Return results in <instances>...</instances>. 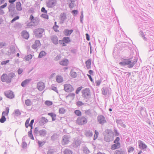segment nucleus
I'll return each instance as SVG.
<instances>
[{
  "instance_id": "obj_1",
  "label": "nucleus",
  "mask_w": 154,
  "mask_h": 154,
  "mask_svg": "<svg viewBox=\"0 0 154 154\" xmlns=\"http://www.w3.org/2000/svg\"><path fill=\"white\" fill-rule=\"evenodd\" d=\"M137 60V58L136 57H132L129 58H123L122 61L119 63V64L122 66H127L128 68H132L136 63Z\"/></svg>"
},
{
  "instance_id": "obj_2",
  "label": "nucleus",
  "mask_w": 154,
  "mask_h": 154,
  "mask_svg": "<svg viewBox=\"0 0 154 154\" xmlns=\"http://www.w3.org/2000/svg\"><path fill=\"white\" fill-rule=\"evenodd\" d=\"M29 19L30 20V22L27 24L28 26H35L37 25L39 23V18L37 17H34L32 14L30 15Z\"/></svg>"
},
{
  "instance_id": "obj_3",
  "label": "nucleus",
  "mask_w": 154,
  "mask_h": 154,
  "mask_svg": "<svg viewBox=\"0 0 154 154\" xmlns=\"http://www.w3.org/2000/svg\"><path fill=\"white\" fill-rule=\"evenodd\" d=\"M9 111V107L6 108L5 111L2 112L1 118L0 119V122L1 123H4L6 120L5 116H7Z\"/></svg>"
},
{
  "instance_id": "obj_4",
  "label": "nucleus",
  "mask_w": 154,
  "mask_h": 154,
  "mask_svg": "<svg viewBox=\"0 0 154 154\" xmlns=\"http://www.w3.org/2000/svg\"><path fill=\"white\" fill-rule=\"evenodd\" d=\"M82 93L83 97L86 99H89L90 98L91 95L89 88H86L82 90Z\"/></svg>"
},
{
  "instance_id": "obj_5",
  "label": "nucleus",
  "mask_w": 154,
  "mask_h": 154,
  "mask_svg": "<svg viewBox=\"0 0 154 154\" xmlns=\"http://www.w3.org/2000/svg\"><path fill=\"white\" fill-rule=\"evenodd\" d=\"M44 31V29L42 28L36 29L34 31V35L35 36L41 38L42 36V33Z\"/></svg>"
},
{
  "instance_id": "obj_6",
  "label": "nucleus",
  "mask_w": 154,
  "mask_h": 154,
  "mask_svg": "<svg viewBox=\"0 0 154 154\" xmlns=\"http://www.w3.org/2000/svg\"><path fill=\"white\" fill-rule=\"evenodd\" d=\"M76 121L79 125H83L87 123V120L85 117L82 116L78 118Z\"/></svg>"
},
{
  "instance_id": "obj_7",
  "label": "nucleus",
  "mask_w": 154,
  "mask_h": 154,
  "mask_svg": "<svg viewBox=\"0 0 154 154\" xmlns=\"http://www.w3.org/2000/svg\"><path fill=\"white\" fill-rule=\"evenodd\" d=\"M97 120L99 124L102 125L106 122V121L105 117L102 115L98 116L97 117Z\"/></svg>"
},
{
  "instance_id": "obj_8",
  "label": "nucleus",
  "mask_w": 154,
  "mask_h": 154,
  "mask_svg": "<svg viewBox=\"0 0 154 154\" xmlns=\"http://www.w3.org/2000/svg\"><path fill=\"white\" fill-rule=\"evenodd\" d=\"M1 80L3 82H6L7 83H9L11 82V79L8 78V76L7 74L5 73H4L1 77Z\"/></svg>"
},
{
  "instance_id": "obj_9",
  "label": "nucleus",
  "mask_w": 154,
  "mask_h": 154,
  "mask_svg": "<svg viewBox=\"0 0 154 154\" xmlns=\"http://www.w3.org/2000/svg\"><path fill=\"white\" fill-rule=\"evenodd\" d=\"M65 91L67 92H71L73 91L74 88L70 84H66L64 85Z\"/></svg>"
},
{
  "instance_id": "obj_10",
  "label": "nucleus",
  "mask_w": 154,
  "mask_h": 154,
  "mask_svg": "<svg viewBox=\"0 0 154 154\" xmlns=\"http://www.w3.org/2000/svg\"><path fill=\"white\" fill-rule=\"evenodd\" d=\"M138 143L139 148L141 150H145L147 147V146L141 140H139Z\"/></svg>"
},
{
  "instance_id": "obj_11",
  "label": "nucleus",
  "mask_w": 154,
  "mask_h": 154,
  "mask_svg": "<svg viewBox=\"0 0 154 154\" xmlns=\"http://www.w3.org/2000/svg\"><path fill=\"white\" fill-rule=\"evenodd\" d=\"M5 95L8 98L12 99L14 97L13 92L11 91H5L4 92Z\"/></svg>"
},
{
  "instance_id": "obj_12",
  "label": "nucleus",
  "mask_w": 154,
  "mask_h": 154,
  "mask_svg": "<svg viewBox=\"0 0 154 154\" xmlns=\"http://www.w3.org/2000/svg\"><path fill=\"white\" fill-rule=\"evenodd\" d=\"M57 3L56 0H49L47 3V5L49 8H52Z\"/></svg>"
},
{
  "instance_id": "obj_13",
  "label": "nucleus",
  "mask_w": 154,
  "mask_h": 154,
  "mask_svg": "<svg viewBox=\"0 0 154 154\" xmlns=\"http://www.w3.org/2000/svg\"><path fill=\"white\" fill-rule=\"evenodd\" d=\"M104 139L106 142H109L113 140V136L112 134L108 133L107 135L105 136Z\"/></svg>"
},
{
  "instance_id": "obj_14",
  "label": "nucleus",
  "mask_w": 154,
  "mask_h": 154,
  "mask_svg": "<svg viewBox=\"0 0 154 154\" xmlns=\"http://www.w3.org/2000/svg\"><path fill=\"white\" fill-rule=\"evenodd\" d=\"M110 89L108 87H104L101 89V91L102 92V94L105 95L106 96L108 94H109V90Z\"/></svg>"
},
{
  "instance_id": "obj_15",
  "label": "nucleus",
  "mask_w": 154,
  "mask_h": 154,
  "mask_svg": "<svg viewBox=\"0 0 154 154\" xmlns=\"http://www.w3.org/2000/svg\"><path fill=\"white\" fill-rule=\"evenodd\" d=\"M69 137L67 135H64L63 137L62 140V144L63 145H65L68 143L69 142Z\"/></svg>"
},
{
  "instance_id": "obj_16",
  "label": "nucleus",
  "mask_w": 154,
  "mask_h": 154,
  "mask_svg": "<svg viewBox=\"0 0 154 154\" xmlns=\"http://www.w3.org/2000/svg\"><path fill=\"white\" fill-rule=\"evenodd\" d=\"M73 31L72 29H66L63 30V33L65 36H69L72 33Z\"/></svg>"
},
{
  "instance_id": "obj_17",
  "label": "nucleus",
  "mask_w": 154,
  "mask_h": 154,
  "mask_svg": "<svg viewBox=\"0 0 154 154\" xmlns=\"http://www.w3.org/2000/svg\"><path fill=\"white\" fill-rule=\"evenodd\" d=\"M37 88L40 91H42L45 88L44 83L42 82H39L37 84Z\"/></svg>"
},
{
  "instance_id": "obj_18",
  "label": "nucleus",
  "mask_w": 154,
  "mask_h": 154,
  "mask_svg": "<svg viewBox=\"0 0 154 154\" xmlns=\"http://www.w3.org/2000/svg\"><path fill=\"white\" fill-rule=\"evenodd\" d=\"M51 40L52 42L53 43L57 45L58 43V37L56 35H53L51 37Z\"/></svg>"
},
{
  "instance_id": "obj_19",
  "label": "nucleus",
  "mask_w": 154,
  "mask_h": 154,
  "mask_svg": "<svg viewBox=\"0 0 154 154\" xmlns=\"http://www.w3.org/2000/svg\"><path fill=\"white\" fill-rule=\"evenodd\" d=\"M60 19L61 23H63L65 20L66 19V14L64 13H61L60 15Z\"/></svg>"
},
{
  "instance_id": "obj_20",
  "label": "nucleus",
  "mask_w": 154,
  "mask_h": 154,
  "mask_svg": "<svg viewBox=\"0 0 154 154\" xmlns=\"http://www.w3.org/2000/svg\"><path fill=\"white\" fill-rule=\"evenodd\" d=\"M59 64L61 65L67 66L69 64V60L66 59H63L59 63Z\"/></svg>"
},
{
  "instance_id": "obj_21",
  "label": "nucleus",
  "mask_w": 154,
  "mask_h": 154,
  "mask_svg": "<svg viewBox=\"0 0 154 154\" xmlns=\"http://www.w3.org/2000/svg\"><path fill=\"white\" fill-rule=\"evenodd\" d=\"M22 35L23 38L26 39H28L29 37V34L26 30H23L22 31Z\"/></svg>"
},
{
  "instance_id": "obj_22",
  "label": "nucleus",
  "mask_w": 154,
  "mask_h": 154,
  "mask_svg": "<svg viewBox=\"0 0 154 154\" xmlns=\"http://www.w3.org/2000/svg\"><path fill=\"white\" fill-rule=\"evenodd\" d=\"M120 147V143L119 142L116 143L112 145L111 146V149L112 150L117 149Z\"/></svg>"
},
{
  "instance_id": "obj_23",
  "label": "nucleus",
  "mask_w": 154,
  "mask_h": 154,
  "mask_svg": "<svg viewBox=\"0 0 154 154\" xmlns=\"http://www.w3.org/2000/svg\"><path fill=\"white\" fill-rule=\"evenodd\" d=\"M41 44L39 40H37L35 41L34 43L32 45V48L33 49H36L40 46Z\"/></svg>"
},
{
  "instance_id": "obj_24",
  "label": "nucleus",
  "mask_w": 154,
  "mask_h": 154,
  "mask_svg": "<svg viewBox=\"0 0 154 154\" xmlns=\"http://www.w3.org/2000/svg\"><path fill=\"white\" fill-rule=\"evenodd\" d=\"M31 80V79H25L21 82V86L23 87H25L29 84Z\"/></svg>"
},
{
  "instance_id": "obj_25",
  "label": "nucleus",
  "mask_w": 154,
  "mask_h": 154,
  "mask_svg": "<svg viewBox=\"0 0 154 154\" xmlns=\"http://www.w3.org/2000/svg\"><path fill=\"white\" fill-rule=\"evenodd\" d=\"M116 122L118 124L120 125L122 127L124 128H126V125L124 124L123 121L121 119H116Z\"/></svg>"
},
{
  "instance_id": "obj_26",
  "label": "nucleus",
  "mask_w": 154,
  "mask_h": 154,
  "mask_svg": "<svg viewBox=\"0 0 154 154\" xmlns=\"http://www.w3.org/2000/svg\"><path fill=\"white\" fill-rule=\"evenodd\" d=\"M56 79L57 82L59 83H62L63 81V78L60 75H57L56 77Z\"/></svg>"
},
{
  "instance_id": "obj_27",
  "label": "nucleus",
  "mask_w": 154,
  "mask_h": 154,
  "mask_svg": "<svg viewBox=\"0 0 154 154\" xmlns=\"http://www.w3.org/2000/svg\"><path fill=\"white\" fill-rule=\"evenodd\" d=\"M81 142L79 140H75L72 143L73 146L75 148L78 147L81 144Z\"/></svg>"
},
{
  "instance_id": "obj_28",
  "label": "nucleus",
  "mask_w": 154,
  "mask_h": 154,
  "mask_svg": "<svg viewBox=\"0 0 154 154\" xmlns=\"http://www.w3.org/2000/svg\"><path fill=\"white\" fill-rule=\"evenodd\" d=\"M125 150L121 149L120 150H117L115 152L114 154H126Z\"/></svg>"
},
{
  "instance_id": "obj_29",
  "label": "nucleus",
  "mask_w": 154,
  "mask_h": 154,
  "mask_svg": "<svg viewBox=\"0 0 154 154\" xmlns=\"http://www.w3.org/2000/svg\"><path fill=\"white\" fill-rule=\"evenodd\" d=\"M85 134L87 137H91L93 135V133L91 131H86L85 133Z\"/></svg>"
},
{
  "instance_id": "obj_30",
  "label": "nucleus",
  "mask_w": 154,
  "mask_h": 154,
  "mask_svg": "<svg viewBox=\"0 0 154 154\" xmlns=\"http://www.w3.org/2000/svg\"><path fill=\"white\" fill-rule=\"evenodd\" d=\"M47 134L46 131L45 129H42L39 131V134L41 137H44Z\"/></svg>"
},
{
  "instance_id": "obj_31",
  "label": "nucleus",
  "mask_w": 154,
  "mask_h": 154,
  "mask_svg": "<svg viewBox=\"0 0 154 154\" xmlns=\"http://www.w3.org/2000/svg\"><path fill=\"white\" fill-rule=\"evenodd\" d=\"M63 41L65 42L66 44H68L69 42H71V40L70 38L68 36H65L63 38Z\"/></svg>"
},
{
  "instance_id": "obj_32",
  "label": "nucleus",
  "mask_w": 154,
  "mask_h": 154,
  "mask_svg": "<svg viewBox=\"0 0 154 154\" xmlns=\"http://www.w3.org/2000/svg\"><path fill=\"white\" fill-rule=\"evenodd\" d=\"M48 122V119L44 117H42L41 120L39 121L40 123H41L43 125L46 123Z\"/></svg>"
},
{
  "instance_id": "obj_33",
  "label": "nucleus",
  "mask_w": 154,
  "mask_h": 154,
  "mask_svg": "<svg viewBox=\"0 0 154 154\" xmlns=\"http://www.w3.org/2000/svg\"><path fill=\"white\" fill-rule=\"evenodd\" d=\"M21 3L20 2H17L16 8L17 10L19 11L22 10V8L21 7Z\"/></svg>"
},
{
  "instance_id": "obj_34",
  "label": "nucleus",
  "mask_w": 154,
  "mask_h": 154,
  "mask_svg": "<svg viewBox=\"0 0 154 154\" xmlns=\"http://www.w3.org/2000/svg\"><path fill=\"white\" fill-rule=\"evenodd\" d=\"M85 64L86 65V67L88 69H89L91 68V59H88L85 62Z\"/></svg>"
},
{
  "instance_id": "obj_35",
  "label": "nucleus",
  "mask_w": 154,
  "mask_h": 154,
  "mask_svg": "<svg viewBox=\"0 0 154 154\" xmlns=\"http://www.w3.org/2000/svg\"><path fill=\"white\" fill-rule=\"evenodd\" d=\"M48 115L50 116L52 118V121H55L56 120V115L54 112L48 113Z\"/></svg>"
},
{
  "instance_id": "obj_36",
  "label": "nucleus",
  "mask_w": 154,
  "mask_h": 154,
  "mask_svg": "<svg viewBox=\"0 0 154 154\" xmlns=\"http://www.w3.org/2000/svg\"><path fill=\"white\" fill-rule=\"evenodd\" d=\"M119 44L116 45L113 51V55L116 54V53H117L118 51V49L119 48Z\"/></svg>"
},
{
  "instance_id": "obj_37",
  "label": "nucleus",
  "mask_w": 154,
  "mask_h": 154,
  "mask_svg": "<svg viewBox=\"0 0 154 154\" xmlns=\"http://www.w3.org/2000/svg\"><path fill=\"white\" fill-rule=\"evenodd\" d=\"M140 114L142 116H145L146 114V109L144 107H142L140 110Z\"/></svg>"
},
{
  "instance_id": "obj_38",
  "label": "nucleus",
  "mask_w": 154,
  "mask_h": 154,
  "mask_svg": "<svg viewBox=\"0 0 154 154\" xmlns=\"http://www.w3.org/2000/svg\"><path fill=\"white\" fill-rule=\"evenodd\" d=\"M70 74V76L72 77L73 78H75L77 76V74L76 73L74 72L73 70H71Z\"/></svg>"
},
{
  "instance_id": "obj_39",
  "label": "nucleus",
  "mask_w": 154,
  "mask_h": 154,
  "mask_svg": "<svg viewBox=\"0 0 154 154\" xmlns=\"http://www.w3.org/2000/svg\"><path fill=\"white\" fill-rule=\"evenodd\" d=\"M46 54V53L44 51H41L39 54L38 58H42L44 56H45Z\"/></svg>"
},
{
  "instance_id": "obj_40",
  "label": "nucleus",
  "mask_w": 154,
  "mask_h": 154,
  "mask_svg": "<svg viewBox=\"0 0 154 154\" xmlns=\"http://www.w3.org/2000/svg\"><path fill=\"white\" fill-rule=\"evenodd\" d=\"M140 36L142 37L143 39L145 41H146L147 38L145 37L144 33L142 30H140L139 32Z\"/></svg>"
},
{
  "instance_id": "obj_41",
  "label": "nucleus",
  "mask_w": 154,
  "mask_h": 154,
  "mask_svg": "<svg viewBox=\"0 0 154 154\" xmlns=\"http://www.w3.org/2000/svg\"><path fill=\"white\" fill-rule=\"evenodd\" d=\"M28 135L30 139L32 140H34V138L32 133V129H30V130L28 132Z\"/></svg>"
},
{
  "instance_id": "obj_42",
  "label": "nucleus",
  "mask_w": 154,
  "mask_h": 154,
  "mask_svg": "<svg viewBox=\"0 0 154 154\" xmlns=\"http://www.w3.org/2000/svg\"><path fill=\"white\" fill-rule=\"evenodd\" d=\"M75 114L77 116H80L82 115V112L79 110H76L74 111Z\"/></svg>"
},
{
  "instance_id": "obj_43",
  "label": "nucleus",
  "mask_w": 154,
  "mask_h": 154,
  "mask_svg": "<svg viewBox=\"0 0 154 154\" xmlns=\"http://www.w3.org/2000/svg\"><path fill=\"white\" fill-rule=\"evenodd\" d=\"M64 154H72V152L70 150L66 149L64 151Z\"/></svg>"
},
{
  "instance_id": "obj_44",
  "label": "nucleus",
  "mask_w": 154,
  "mask_h": 154,
  "mask_svg": "<svg viewBox=\"0 0 154 154\" xmlns=\"http://www.w3.org/2000/svg\"><path fill=\"white\" fill-rule=\"evenodd\" d=\"M75 96V94L74 93H69L67 96H66V97H70L72 100L74 99Z\"/></svg>"
},
{
  "instance_id": "obj_45",
  "label": "nucleus",
  "mask_w": 154,
  "mask_h": 154,
  "mask_svg": "<svg viewBox=\"0 0 154 154\" xmlns=\"http://www.w3.org/2000/svg\"><path fill=\"white\" fill-rule=\"evenodd\" d=\"M98 135L99 133L98 131H97L95 130L94 131V135L93 138L94 140H95L97 139L98 137Z\"/></svg>"
},
{
  "instance_id": "obj_46",
  "label": "nucleus",
  "mask_w": 154,
  "mask_h": 154,
  "mask_svg": "<svg viewBox=\"0 0 154 154\" xmlns=\"http://www.w3.org/2000/svg\"><path fill=\"white\" fill-rule=\"evenodd\" d=\"M59 112L60 114H63L65 112V110L63 108H60L59 109Z\"/></svg>"
},
{
  "instance_id": "obj_47",
  "label": "nucleus",
  "mask_w": 154,
  "mask_h": 154,
  "mask_svg": "<svg viewBox=\"0 0 154 154\" xmlns=\"http://www.w3.org/2000/svg\"><path fill=\"white\" fill-rule=\"evenodd\" d=\"M84 103L81 101H77L76 103V105L78 107H80L84 105Z\"/></svg>"
},
{
  "instance_id": "obj_48",
  "label": "nucleus",
  "mask_w": 154,
  "mask_h": 154,
  "mask_svg": "<svg viewBox=\"0 0 154 154\" xmlns=\"http://www.w3.org/2000/svg\"><path fill=\"white\" fill-rule=\"evenodd\" d=\"M32 57V56L31 54L28 55L25 57V59L27 61H29L31 60Z\"/></svg>"
},
{
  "instance_id": "obj_49",
  "label": "nucleus",
  "mask_w": 154,
  "mask_h": 154,
  "mask_svg": "<svg viewBox=\"0 0 154 154\" xmlns=\"http://www.w3.org/2000/svg\"><path fill=\"white\" fill-rule=\"evenodd\" d=\"M51 89L52 90L56 92L57 93H58V91L57 90V88L55 87L54 85H52L51 87Z\"/></svg>"
},
{
  "instance_id": "obj_50",
  "label": "nucleus",
  "mask_w": 154,
  "mask_h": 154,
  "mask_svg": "<svg viewBox=\"0 0 154 154\" xmlns=\"http://www.w3.org/2000/svg\"><path fill=\"white\" fill-rule=\"evenodd\" d=\"M15 76V74L14 72L10 73L8 74V78L10 79L11 80V79L14 78Z\"/></svg>"
},
{
  "instance_id": "obj_51",
  "label": "nucleus",
  "mask_w": 154,
  "mask_h": 154,
  "mask_svg": "<svg viewBox=\"0 0 154 154\" xmlns=\"http://www.w3.org/2000/svg\"><path fill=\"white\" fill-rule=\"evenodd\" d=\"M25 104L27 106H30L31 104V102L29 99H27L25 100Z\"/></svg>"
},
{
  "instance_id": "obj_52",
  "label": "nucleus",
  "mask_w": 154,
  "mask_h": 154,
  "mask_svg": "<svg viewBox=\"0 0 154 154\" xmlns=\"http://www.w3.org/2000/svg\"><path fill=\"white\" fill-rule=\"evenodd\" d=\"M27 144L25 142L23 141L22 142L21 144V147L23 149H25L27 147Z\"/></svg>"
},
{
  "instance_id": "obj_53",
  "label": "nucleus",
  "mask_w": 154,
  "mask_h": 154,
  "mask_svg": "<svg viewBox=\"0 0 154 154\" xmlns=\"http://www.w3.org/2000/svg\"><path fill=\"white\" fill-rule=\"evenodd\" d=\"M57 135L56 134H54L51 137V139L53 141H54L57 139Z\"/></svg>"
},
{
  "instance_id": "obj_54",
  "label": "nucleus",
  "mask_w": 154,
  "mask_h": 154,
  "mask_svg": "<svg viewBox=\"0 0 154 154\" xmlns=\"http://www.w3.org/2000/svg\"><path fill=\"white\" fill-rule=\"evenodd\" d=\"M39 131L38 130V128L37 127H36L34 129V135H37L39 134Z\"/></svg>"
},
{
  "instance_id": "obj_55",
  "label": "nucleus",
  "mask_w": 154,
  "mask_h": 154,
  "mask_svg": "<svg viewBox=\"0 0 154 154\" xmlns=\"http://www.w3.org/2000/svg\"><path fill=\"white\" fill-rule=\"evenodd\" d=\"M61 57V56L60 55H57L54 58V60L56 61H57L60 60Z\"/></svg>"
},
{
  "instance_id": "obj_56",
  "label": "nucleus",
  "mask_w": 154,
  "mask_h": 154,
  "mask_svg": "<svg viewBox=\"0 0 154 154\" xmlns=\"http://www.w3.org/2000/svg\"><path fill=\"white\" fill-rule=\"evenodd\" d=\"M41 17H42L46 19H48V16L46 14H42L41 15Z\"/></svg>"
},
{
  "instance_id": "obj_57",
  "label": "nucleus",
  "mask_w": 154,
  "mask_h": 154,
  "mask_svg": "<svg viewBox=\"0 0 154 154\" xmlns=\"http://www.w3.org/2000/svg\"><path fill=\"white\" fill-rule=\"evenodd\" d=\"M58 42H59L60 44L62 45V46H66V45L65 42H64V41H63V39L62 40H60L59 41H58Z\"/></svg>"
},
{
  "instance_id": "obj_58",
  "label": "nucleus",
  "mask_w": 154,
  "mask_h": 154,
  "mask_svg": "<svg viewBox=\"0 0 154 154\" xmlns=\"http://www.w3.org/2000/svg\"><path fill=\"white\" fill-rule=\"evenodd\" d=\"M85 113L86 115L89 116H90L91 114V111L90 109L85 110Z\"/></svg>"
},
{
  "instance_id": "obj_59",
  "label": "nucleus",
  "mask_w": 154,
  "mask_h": 154,
  "mask_svg": "<svg viewBox=\"0 0 154 154\" xmlns=\"http://www.w3.org/2000/svg\"><path fill=\"white\" fill-rule=\"evenodd\" d=\"M83 17L84 16L83 14V11H82L81 12V14L80 16V22L82 23H83Z\"/></svg>"
},
{
  "instance_id": "obj_60",
  "label": "nucleus",
  "mask_w": 154,
  "mask_h": 154,
  "mask_svg": "<svg viewBox=\"0 0 154 154\" xmlns=\"http://www.w3.org/2000/svg\"><path fill=\"white\" fill-rule=\"evenodd\" d=\"M46 105L48 106H51L53 104L52 102L51 101L47 100L45 102Z\"/></svg>"
},
{
  "instance_id": "obj_61",
  "label": "nucleus",
  "mask_w": 154,
  "mask_h": 154,
  "mask_svg": "<svg viewBox=\"0 0 154 154\" xmlns=\"http://www.w3.org/2000/svg\"><path fill=\"white\" fill-rule=\"evenodd\" d=\"M14 111L15 115L16 116H18L20 115L21 114L19 110L18 109L15 110Z\"/></svg>"
},
{
  "instance_id": "obj_62",
  "label": "nucleus",
  "mask_w": 154,
  "mask_h": 154,
  "mask_svg": "<svg viewBox=\"0 0 154 154\" xmlns=\"http://www.w3.org/2000/svg\"><path fill=\"white\" fill-rule=\"evenodd\" d=\"M37 143L38 144L39 146V147H41L42 146H43L44 145L45 143L44 142V141L42 142V141H40L39 140H38Z\"/></svg>"
},
{
  "instance_id": "obj_63",
  "label": "nucleus",
  "mask_w": 154,
  "mask_h": 154,
  "mask_svg": "<svg viewBox=\"0 0 154 154\" xmlns=\"http://www.w3.org/2000/svg\"><path fill=\"white\" fill-rule=\"evenodd\" d=\"M10 61L9 60H7L6 61H4L2 62L1 63V65H6L7 63H8Z\"/></svg>"
},
{
  "instance_id": "obj_64",
  "label": "nucleus",
  "mask_w": 154,
  "mask_h": 154,
  "mask_svg": "<svg viewBox=\"0 0 154 154\" xmlns=\"http://www.w3.org/2000/svg\"><path fill=\"white\" fill-rule=\"evenodd\" d=\"M19 18V16H17L14 17L13 19L11 21V23H13L16 20H18Z\"/></svg>"
}]
</instances>
